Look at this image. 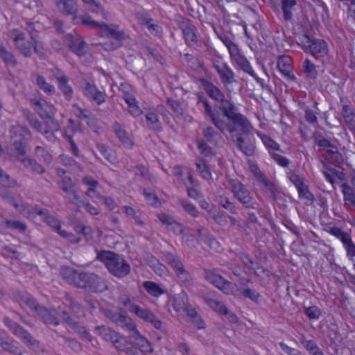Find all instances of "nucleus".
Segmentation results:
<instances>
[{
  "instance_id": "bb28decb",
  "label": "nucleus",
  "mask_w": 355,
  "mask_h": 355,
  "mask_svg": "<svg viewBox=\"0 0 355 355\" xmlns=\"http://www.w3.org/2000/svg\"><path fill=\"white\" fill-rule=\"evenodd\" d=\"M184 311H186L187 316L192 321L193 324L198 329H203L205 328V322L194 308L191 307V306H187L184 309Z\"/></svg>"
},
{
  "instance_id": "4c0bfd02",
  "label": "nucleus",
  "mask_w": 355,
  "mask_h": 355,
  "mask_svg": "<svg viewBox=\"0 0 355 355\" xmlns=\"http://www.w3.org/2000/svg\"><path fill=\"white\" fill-rule=\"evenodd\" d=\"M73 107H76L77 112L76 114L78 118L85 120L89 126H94L96 125V119L90 111L84 110L76 105H74Z\"/></svg>"
},
{
  "instance_id": "c03bdc74",
  "label": "nucleus",
  "mask_w": 355,
  "mask_h": 355,
  "mask_svg": "<svg viewBox=\"0 0 355 355\" xmlns=\"http://www.w3.org/2000/svg\"><path fill=\"white\" fill-rule=\"evenodd\" d=\"M24 303L30 309L33 314H37L43 307L30 294H24Z\"/></svg>"
},
{
  "instance_id": "680f3d73",
  "label": "nucleus",
  "mask_w": 355,
  "mask_h": 355,
  "mask_svg": "<svg viewBox=\"0 0 355 355\" xmlns=\"http://www.w3.org/2000/svg\"><path fill=\"white\" fill-rule=\"evenodd\" d=\"M123 209L126 215L129 217H132L137 224H144V222L141 219V214L139 210H135L134 208L130 206H125Z\"/></svg>"
},
{
  "instance_id": "f704fd0d",
  "label": "nucleus",
  "mask_w": 355,
  "mask_h": 355,
  "mask_svg": "<svg viewBox=\"0 0 355 355\" xmlns=\"http://www.w3.org/2000/svg\"><path fill=\"white\" fill-rule=\"evenodd\" d=\"M297 5L296 0H282V10L284 19L290 21L293 18V10Z\"/></svg>"
},
{
  "instance_id": "7ed1b4c3",
  "label": "nucleus",
  "mask_w": 355,
  "mask_h": 355,
  "mask_svg": "<svg viewBox=\"0 0 355 355\" xmlns=\"http://www.w3.org/2000/svg\"><path fill=\"white\" fill-rule=\"evenodd\" d=\"M199 83L209 98L220 103L219 110L228 120L239 113L236 112L234 103L226 99L223 92L217 86L205 78H200Z\"/></svg>"
},
{
  "instance_id": "5701e85b",
  "label": "nucleus",
  "mask_w": 355,
  "mask_h": 355,
  "mask_svg": "<svg viewBox=\"0 0 355 355\" xmlns=\"http://www.w3.org/2000/svg\"><path fill=\"white\" fill-rule=\"evenodd\" d=\"M206 114L210 118L211 122L215 125V127L222 133L225 132V127L227 123L225 122L223 119H221L218 116L216 115L208 102L204 101L202 104Z\"/></svg>"
},
{
  "instance_id": "f3484780",
  "label": "nucleus",
  "mask_w": 355,
  "mask_h": 355,
  "mask_svg": "<svg viewBox=\"0 0 355 355\" xmlns=\"http://www.w3.org/2000/svg\"><path fill=\"white\" fill-rule=\"evenodd\" d=\"M68 46L71 51L80 58L85 56L88 51L86 42L79 36H71Z\"/></svg>"
},
{
  "instance_id": "dca6fc26",
  "label": "nucleus",
  "mask_w": 355,
  "mask_h": 355,
  "mask_svg": "<svg viewBox=\"0 0 355 355\" xmlns=\"http://www.w3.org/2000/svg\"><path fill=\"white\" fill-rule=\"evenodd\" d=\"M277 67L281 73L290 81H295L296 76L291 73V59L288 56H279Z\"/></svg>"
},
{
  "instance_id": "412c9836",
  "label": "nucleus",
  "mask_w": 355,
  "mask_h": 355,
  "mask_svg": "<svg viewBox=\"0 0 355 355\" xmlns=\"http://www.w3.org/2000/svg\"><path fill=\"white\" fill-rule=\"evenodd\" d=\"M58 10L64 15L76 14L78 6L76 0H55Z\"/></svg>"
},
{
  "instance_id": "6ab92c4d",
  "label": "nucleus",
  "mask_w": 355,
  "mask_h": 355,
  "mask_svg": "<svg viewBox=\"0 0 355 355\" xmlns=\"http://www.w3.org/2000/svg\"><path fill=\"white\" fill-rule=\"evenodd\" d=\"M37 315L48 326L58 327L60 324L59 318L55 315V309H47L42 307Z\"/></svg>"
},
{
  "instance_id": "e433bc0d",
  "label": "nucleus",
  "mask_w": 355,
  "mask_h": 355,
  "mask_svg": "<svg viewBox=\"0 0 355 355\" xmlns=\"http://www.w3.org/2000/svg\"><path fill=\"white\" fill-rule=\"evenodd\" d=\"M233 60L240 69L243 70L244 72L248 73L251 76H255L254 71L250 66L249 61L244 55L241 54Z\"/></svg>"
},
{
  "instance_id": "cd10ccee",
  "label": "nucleus",
  "mask_w": 355,
  "mask_h": 355,
  "mask_svg": "<svg viewBox=\"0 0 355 355\" xmlns=\"http://www.w3.org/2000/svg\"><path fill=\"white\" fill-rule=\"evenodd\" d=\"M95 329L103 340L107 342H110L112 344H113L114 340L119 334L111 328L104 325L96 327Z\"/></svg>"
},
{
  "instance_id": "69168bd1",
  "label": "nucleus",
  "mask_w": 355,
  "mask_h": 355,
  "mask_svg": "<svg viewBox=\"0 0 355 355\" xmlns=\"http://www.w3.org/2000/svg\"><path fill=\"white\" fill-rule=\"evenodd\" d=\"M0 225L5 229L22 230V223L17 220H3Z\"/></svg>"
},
{
  "instance_id": "09e8293b",
  "label": "nucleus",
  "mask_w": 355,
  "mask_h": 355,
  "mask_svg": "<svg viewBox=\"0 0 355 355\" xmlns=\"http://www.w3.org/2000/svg\"><path fill=\"white\" fill-rule=\"evenodd\" d=\"M35 155L40 161L44 164H49L52 161V157L50 153L44 147L37 146L35 148Z\"/></svg>"
},
{
  "instance_id": "4be33fe9",
  "label": "nucleus",
  "mask_w": 355,
  "mask_h": 355,
  "mask_svg": "<svg viewBox=\"0 0 355 355\" xmlns=\"http://www.w3.org/2000/svg\"><path fill=\"white\" fill-rule=\"evenodd\" d=\"M95 148L96 152L94 150H92V152L98 159H101L98 155V153L103 158L111 163L115 161L114 153L108 146L100 142H96L95 144Z\"/></svg>"
},
{
  "instance_id": "6e6d98bb",
  "label": "nucleus",
  "mask_w": 355,
  "mask_h": 355,
  "mask_svg": "<svg viewBox=\"0 0 355 355\" xmlns=\"http://www.w3.org/2000/svg\"><path fill=\"white\" fill-rule=\"evenodd\" d=\"M304 312L310 320H318L322 315V311L317 306H304Z\"/></svg>"
},
{
  "instance_id": "4468645a",
  "label": "nucleus",
  "mask_w": 355,
  "mask_h": 355,
  "mask_svg": "<svg viewBox=\"0 0 355 355\" xmlns=\"http://www.w3.org/2000/svg\"><path fill=\"white\" fill-rule=\"evenodd\" d=\"M113 347L118 351H121L127 355H139V351L137 347L132 345V342L128 340L121 334H119L114 340Z\"/></svg>"
},
{
  "instance_id": "de8ad7c7",
  "label": "nucleus",
  "mask_w": 355,
  "mask_h": 355,
  "mask_svg": "<svg viewBox=\"0 0 355 355\" xmlns=\"http://www.w3.org/2000/svg\"><path fill=\"white\" fill-rule=\"evenodd\" d=\"M37 85L38 87L47 95H53L55 93V88L53 85L47 83L42 76H37Z\"/></svg>"
},
{
  "instance_id": "2f4dec72",
  "label": "nucleus",
  "mask_w": 355,
  "mask_h": 355,
  "mask_svg": "<svg viewBox=\"0 0 355 355\" xmlns=\"http://www.w3.org/2000/svg\"><path fill=\"white\" fill-rule=\"evenodd\" d=\"M182 30L186 44L189 46H193L197 42L194 26L187 24L182 27Z\"/></svg>"
},
{
  "instance_id": "e2e57ef3",
  "label": "nucleus",
  "mask_w": 355,
  "mask_h": 355,
  "mask_svg": "<svg viewBox=\"0 0 355 355\" xmlns=\"http://www.w3.org/2000/svg\"><path fill=\"white\" fill-rule=\"evenodd\" d=\"M4 322L6 325L10 329V331H12V332L15 335L17 336L19 338L22 336V327H21L15 322L9 318H5Z\"/></svg>"
},
{
  "instance_id": "1a4fd4ad",
  "label": "nucleus",
  "mask_w": 355,
  "mask_h": 355,
  "mask_svg": "<svg viewBox=\"0 0 355 355\" xmlns=\"http://www.w3.org/2000/svg\"><path fill=\"white\" fill-rule=\"evenodd\" d=\"M106 317L116 325L120 327L123 331L128 334V338H130L137 331L136 323L126 313H119L113 311H108Z\"/></svg>"
},
{
  "instance_id": "0e129e2a",
  "label": "nucleus",
  "mask_w": 355,
  "mask_h": 355,
  "mask_svg": "<svg viewBox=\"0 0 355 355\" xmlns=\"http://www.w3.org/2000/svg\"><path fill=\"white\" fill-rule=\"evenodd\" d=\"M259 183H261L265 186L266 189L270 192L271 197L273 199L276 198L277 195L279 192L278 187L276 184H275L272 182H270L266 178L263 179V180H261Z\"/></svg>"
},
{
  "instance_id": "f8f14e48",
  "label": "nucleus",
  "mask_w": 355,
  "mask_h": 355,
  "mask_svg": "<svg viewBox=\"0 0 355 355\" xmlns=\"http://www.w3.org/2000/svg\"><path fill=\"white\" fill-rule=\"evenodd\" d=\"M26 31L28 36L32 40V42H28V46H24V56H30L32 53V49L34 51L39 55L42 54V47L39 41V32L36 30L35 24L27 21Z\"/></svg>"
},
{
  "instance_id": "20e7f679",
  "label": "nucleus",
  "mask_w": 355,
  "mask_h": 355,
  "mask_svg": "<svg viewBox=\"0 0 355 355\" xmlns=\"http://www.w3.org/2000/svg\"><path fill=\"white\" fill-rule=\"evenodd\" d=\"M302 48L305 53L311 54L323 64L329 60L328 45L323 40L312 38L304 34L302 40Z\"/></svg>"
},
{
  "instance_id": "8fccbe9b",
  "label": "nucleus",
  "mask_w": 355,
  "mask_h": 355,
  "mask_svg": "<svg viewBox=\"0 0 355 355\" xmlns=\"http://www.w3.org/2000/svg\"><path fill=\"white\" fill-rule=\"evenodd\" d=\"M164 258L166 262L175 271L184 266L179 257L171 252H166L164 253Z\"/></svg>"
},
{
  "instance_id": "39448f33",
  "label": "nucleus",
  "mask_w": 355,
  "mask_h": 355,
  "mask_svg": "<svg viewBox=\"0 0 355 355\" xmlns=\"http://www.w3.org/2000/svg\"><path fill=\"white\" fill-rule=\"evenodd\" d=\"M78 288L83 289L89 293H103L109 289L108 282L102 277L94 272H80Z\"/></svg>"
},
{
  "instance_id": "c85d7f7f",
  "label": "nucleus",
  "mask_w": 355,
  "mask_h": 355,
  "mask_svg": "<svg viewBox=\"0 0 355 355\" xmlns=\"http://www.w3.org/2000/svg\"><path fill=\"white\" fill-rule=\"evenodd\" d=\"M101 36L112 37L118 41L123 40L125 38V34L123 31L114 29L105 23H103L102 25Z\"/></svg>"
},
{
  "instance_id": "2eb2a0df",
  "label": "nucleus",
  "mask_w": 355,
  "mask_h": 355,
  "mask_svg": "<svg viewBox=\"0 0 355 355\" xmlns=\"http://www.w3.org/2000/svg\"><path fill=\"white\" fill-rule=\"evenodd\" d=\"M129 340L137 346L140 352L144 355L152 354L154 352L151 343L146 337L140 334L139 330L131 336L130 338H129Z\"/></svg>"
},
{
  "instance_id": "7c9ffc66",
  "label": "nucleus",
  "mask_w": 355,
  "mask_h": 355,
  "mask_svg": "<svg viewBox=\"0 0 355 355\" xmlns=\"http://www.w3.org/2000/svg\"><path fill=\"white\" fill-rule=\"evenodd\" d=\"M25 117L29 124L37 131L42 134H48L49 130L42 123V122L35 116V115L30 112L25 113Z\"/></svg>"
},
{
  "instance_id": "a18cd8bd",
  "label": "nucleus",
  "mask_w": 355,
  "mask_h": 355,
  "mask_svg": "<svg viewBox=\"0 0 355 355\" xmlns=\"http://www.w3.org/2000/svg\"><path fill=\"white\" fill-rule=\"evenodd\" d=\"M146 119L149 128L156 131H162V123L159 120L158 116L154 112H150L146 114Z\"/></svg>"
},
{
  "instance_id": "bf43d9fd",
  "label": "nucleus",
  "mask_w": 355,
  "mask_h": 355,
  "mask_svg": "<svg viewBox=\"0 0 355 355\" xmlns=\"http://www.w3.org/2000/svg\"><path fill=\"white\" fill-rule=\"evenodd\" d=\"M72 314L75 315L76 318H81L85 316V312L81 305L75 301H71L69 305Z\"/></svg>"
},
{
  "instance_id": "37998d69",
  "label": "nucleus",
  "mask_w": 355,
  "mask_h": 355,
  "mask_svg": "<svg viewBox=\"0 0 355 355\" xmlns=\"http://www.w3.org/2000/svg\"><path fill=\"white\" fill-rule=\"evenodd\" d=\"M219 205L230 214L237 215L239 214V207L235 202L231 201L227 197L220 196L218 201Z\"/></svg>"
},
{
  "instance_id": "49530a36",
  "label": "nucleus",
  "mask_w": 355,
  "mask_h": 355,
  "mask_svg": "<svg viewBox=\"0 0 355 355\" xmlns=\"http://www.w3.org/2000/svg\"><path fill=\"white\" fill-rule=\"evenodd\" d=\"M205 302L215 311L222 315L228 314L227 308L221 302L211 297L205 298Z\"/></svg>"
},
{
  "instance_id": "6e6552de",
  "label": "nucleus",
  "mask_w": 355,
  "mask_h": 355,
  "mask_svg": "<svg viewBox=\"0 0 355 355\" xmlns=\"http://www.w3.org/2000/svg\"><path fill=\"white\" fill-rule=\"evenodd\" d=\"M36 216H40L43 222L55 230L60 227V220L50 214L47 209H41L36 206L24 205V216L33 220Z\"/></svg>"
},
{
  "instance_id": "b1692460",
  "label": "nucleus",
  "mask_w": 355,
  "mask_h": 355,
  "mask_svg": "<svg viewBox=\"0 0 355 355\" xmlns=\"http://www.w3.org/2000/svg\"><path fill=\"white\" fill-rule=\"evenodd\" d=\"M241 260L248 268L254 270V274L259 277L263 275L266 271L259 262L254 261L248 254H243L241 257Z\"/></svg>"
},
{
  "instance_id": "ea45409f",
  "label": "nucleus",
  "mask_w": 355,
  "mask_h": 355,
  "mask_svg": "<svg viewBox=\"0 0 355 355\" xmlns=\"http://www.w3.org/2000/svg\"><path fill=\"white\" fill-rule=\"evenodd\" d=\"M327 157L335 166H339L344 162L343 157L336 146L327 150Z\"/></svg>"
},
{
  "instance_id": "f03ea898",
  "label": "nucleus",
  "mask_w": 355,
  "mask_h": 355,
  "mask_svg": "<svg viewBox=\"0 0 355 355\" xmlns=\"http://www.w3.org/2000/svg\"><path fill=\"white\" fill-rule=\"evenodd\" d=\"M97 259L105 264L110 274L117 278H123L130 272V266L128 261L113 252L101 251L98 253Z\"/></svg>"
},
{
  "instance_id": "aec40b11",
  "label": "nucleus",
  "mask_w": 355,
  "mask_h": 355,
  "mask_svg": "<svg viewBox=\"0 0 355 355\" xmlns=\"http://www.w3.org/2000/svg\"><path fill=\"white\" fill-rule=\"evenodd\" d=\"M60 275L62 278L69 284L78 287L80 272L73 268L69 266H62L60 268Z\"/></svg>"
},
{
  "instance_id": "603ef678",
  "label": "nucleus",
  "mask_w": 355,
  "mask_h": 355,
  "mask_svg": "<svg viewBox=\"0 0 355 355\" xmlns=\"http://www.w3.org/2000/svg\"><path fill=\"white\" fill-rule=\"evenodd\" d=\"M73 203L76 204L78 207H84L91 215H98L99 214L98 209L92 205L86 199L79 198Z\"/></svg>"
},
{
  "instance_id": "3c124183",
  "label": "nucleus",
  "mask_w": 355,
  "mask_h": 355,
  "mask_svg": "<svg viewBox=\"0 0 355 355\" xmlns=\"http://www.w3.org/2000/svg\"><path fill=\"white\" fill-rule=\"evenodd\" d=\"M0 58L7 65H15L16 64L13 55L9 52L3 44L0 42Z\"/></svg>"
},
{
  "instance_id": "c9c22d12",
  "label": "nucleus",
  "mask_w": 355,
  "mask_h": 355,
  "mask_svg": "<svg viewBox=\"0 0 355 355\" xmlns=\"http://www.w3.org/2000/svg\"><path fill=\"white\" fill-rule=\"evenodd\" d=\"M24 343H25L30 349L38 353L42 351V347L40 343L35 339L28 332L24 330Z\"/></svg>"
},
{
  "instance_id": "a878e982",
  "label": "nucleus",
  "mask_w": 355,
  "mask_h": 355,
  "mask_svg": "<svg viewBox=\"0 0 355 355\" xmlns=\"http://www.w3.org/2000/svg\"><path fill=\"white\" fill-rule=\"evenodd\" d=\"M147 264L154 270L158 275H162L165 273L166 268L161 263L158 259L152 254H147L146 258Z\"/></svg>"
},
{
  "instance_id": "473e14b6",
  "label": "nucleus",
  "mask_w": 355,
  "mask_h": 355,
  "mask_svg": "<svg viewBox=\"0 0 355 355\" xmlns=\"http://www.w3.org/2000/svg\"><path fill=\"white\" fill-rule=\"evenodd\" d=\"M123 98L128 105V112L132 115L139 116L141 114L142 111L137 105V101L133 96L125 93Z\"/></svg>"
},
{
  "instance_id": "c756f323",
  "label": "nucleus",
  "mask_w": 355,
  "mask_h": 355,
  "mask_svg": "<svg viewBox=\"0 0 355 355\" xmlns=\"http://www.w3.org/2000/svg\"><path fill=\"white\" fill-rule=\"evenodd\" d=\"M113 130L123 145L126 146H132V142L129 138L128 133L118 122H115L113 124Z\"/></svg>"
},
{
  "instance_id": "ddd939ff",
  "label": "nucleus",
  "mask_w": 355,
  "mask_h": 355,
  "mask_svg": "<svg viewBox=\"0 0 355 355\" xmlns=\"http://www.w3.org/2000/svg\"><path fill=\"white\" fill-rule=\"evenodd\" d=\"M83 94L89 99L95 101L101 105L105 101V93L100 91L97 87L92 83L86 81L83 86Z\"/></svg>"
},
{
  "instance_id": "4d7b16f0",
  "label": "nucleus",
  "mask_w": 355,
  "mask_h": 355,
  "mask_svg": "<svg viewBox=\"0 0 355 355\" xmlns=\"http://www.w3.org/2000/svg\"><path fill=\"white\" fill-rule=\"evenodd\" d=\"M0 347L3 350L8 352L15 355L21 354L20 349H19L17 347L15 346L12 343H9L2 337L0 339Z\"/></svg>"
},
{
  "instance_id": "0eeeda50",
  "label": "nucleus",
  "mask_w": 355,
  "mask_h": 355,
  "mask_svg": "<svg viewBox=\"0 0 355 355\" xmlns=\"http://www.w3.org/2000/svg\"><path fill=\"white\" fill-rule=\"evenodd\" d=\"M128 304H130L128 307L130 312L135 313L144 322L150 323L156 329L164 330L163 322L148 309L141 307L135 303H130V300L127 299L124 305L128 306Z\"/></svg>"
},
{
  "instance_id": "338daca9",
  "label": "nucleus",
  "mask_w": 355,
  "mask_h": 355,
  "mask_svg": "<svg viewBox=\"0 0 355 355\" xmlns=\"http://www.w3.org/2000/svg\"><path fill=\"white\" fill-rule=\"evenodd\" d=\"M166 102L178 116H183L184 109L179 101L168 98Z\"/></svg>"
},
{
  "instance_id": "f257e3e1",
  "label": "nucleus",
  "mask_w": 355,
  "mask_h": 355,
  "mask_svg": "<svg viewBox=\"0 0 355 355\" xmlns=\"http://www.w3.org/2000/svg\"><path fill=\"white\" fill-rule=\"evenodd\" d=\"M229 121L230 122L226 124L225 130L232 134L233 143L245 156L253 155L257 148L250 121L241 113L234 115Z\"/></svg>"
},
{
  "instance_id": "052dcab7",
  "label": "nucleus",
  "mask_w": 355,
  "mask_h": 355,
  "mask_svg": "<svg viewBox=\"0 0 355 355\" xmlns=\"http://www.w3.org/2000/svg\"><path fill=\"white\" fill-rule=\"evenodd\" d=\"M205 277L211 284H214L216 287L222 282L223 277L218 274L214 273L211 270H205Z\"/></svg>"
},
{
  "instance_id": "9d476101",
  "label": "nucleus",
  "mask_w": 355,
  "mask_h": 355,
  "mask_svg": "<svg viewBox=\"0 0 355 355\" xmlns=\"http://www.w3.org/2000/svg\"><path fill=\"white\" fill-rule=\"evenodd\" d=\"M62 322L67 324L71 329L78 334L81 338H85L89 341L92 340V336L87 331L85 327L77 320L75 315L71 314L67 311H62L60 313Z\"/></svg>"
},
{
  "instance_id": "423d86ee",
  "label": "nucleus",
  "mask_w": 355,
  "mask_h": 355,
  "mask_svg": "<svg viewBox=\"0 0 355 355\" xmlns=\"http://www.w3.org/2000/svg\"><path fill=\"white\" fill-rule=\"evenodd\" d=\"M231 192L234 198L247 209H256L258 203L254 200L252 193L247 187L238 180H232L231 182Z\"/></svg>"
},
{
  "instance_id": "5fc2aeb1",
  "label": "nucleus",
  "mask_w": 355,
  "mask_h": 355,
  "mask_svg": "<svg viewBox=\"0 0 355 355\" xmlns=\"http://www.w3.org/2000/svg\"><path fill=\"white\" fill-rule=\"evenodd\" d=\"M9 37L12 40L16 47L21 51L22 49V33L16 28H13L9 32Z\"/></svg>"
},
{
  "instance_id": "a211bd4d",
  "label": "nucleus",
  "mask_w": 355,
  "mask_h": 355,
  "mask_svg": "<svg viewBox=\"0 0 355 355\" xmlns=\"http://www.w3.org/2000/svg\"><path fill=\"white\" fill-rule=\"evenodd\" d=\"M59 89L62 92L67 101H69L73 98V90L71 86L69 84V78L64 73L55 76Z\"/></svg>"
},
{
  "instance_id": "58836bf2",
  "label": "nucleus",
  "mask_w": 355,
  "mask_h": 355,
  "mask_svg": "<svg viewBox=\"0 0 355 355\" xmlns=\"http://www.w3.org/2000/svg\"><path fill=\"white\" fill-rule=\"evenodd\" d=\"M143 287L149 295L153 297H159L165 293V291L162 288H160L157 284L153 282H144L143 283Z\"/></svg>"
},
{
  "instance_id": "393cba45",
  "label": "nucleus",
  "mask_w": 355,
  "mask_h": 355,
  "mask_svg": "<svg viewBox=\"0 0 355 355\" xmlns=\"http://www.w3.org/2000/svg\"><path fill=\"white\" fill-rule=\"evenodd\" d=\"M58 186L63 191L71 196L70 200L72 202L79 200L80 196L77 191L73 189V183L70 178H63L62 180L58 182Z\"/></svg>"
},
{
  "instance_id": "13d9d810",
  "label": "nucleus",
  "mask_w": 355,
  "mask_h": 355,
  "mask_svg": "<svg viewBox=\"0 0 355 355\" xmlns=\"http://www.w3.org/2000/svg\"><path fill=\"white\" fill-rule=\"evenodd\" d=\"M217 288L227 295H232L235 291L236 285L223 278Z\"/></svg>"
},
{
  "instance_id": "864d4df0",
  "label": "nucleus",
  "mask_w": 355,
  "mask_h": 355,
  "mask_svg": "<svg viewBox=\"0 0 355 355\" xmlns=\"http://www.w3.org/2000/svg\"><path fill=\"white\" fill-rule=\"evenodd\" d=\"M179 203L182 207L184 210L191 216L193 217H197L198 216L199 212L197 207L187 200L180 199Z\"/></svg>"
},
{
  "instance_id": "79ce46f5",
  "label": "nucleus",
  "mask_w": 355,
  "mask_h": 355,
  "mask_svg": "<svg viewBox=\"0 0 355 355\" xmlns=\"http://www.w3.org/2000/svg\"><path fill=\"white\" fill-rule=\"evenodd\" d=\"M303 73L311 79H315L318 76L316 66L309 59H306L302 64Z\"/></svg>"
},
{
  "instance_id": "a19ab883",
  "label": "nucleus",
  "mask_w": 355,
  "mask_h": 355,
  "mask_svg": "<svg viewBox=\"0 0 355 355\" xmlns=\"http://www.w3.org/2000/svg\"><path fill=\"white\" fill-rule=\"evenodd\" d=\"M24 166L35 173L42 174L45 172L44 168L31 157H24Z\"/></svg>"
},
{
  "instance_id": "9b49d317",
  "label": "nucleus",
  "mask_w": 355,
  "mask_h": 355,
  "mask_svg": "<svg viewBox=\"0 0 355 355\" xmlns=\"http://www.w3.org/2000/svg\"><path fill=\"white\" fill-rule=\"evenodd\" d=\"M12 147L10 157L12 159L21 160L22 156V126L12 125L10 129Z\"/></svg>"
},
{
  "instance_id": "72a5a7b5",
  "label": "nucleus",
  "mask_w": 355,
  "mask_h": 355,
  "mask_svg": "<svg viewBox=\"0 0 355 355\" xmlns=\"http://www.w3.org/2000/svg\"><path fill=\"white\" fill-rule=\"evenodd\" d=\"M220 80L225 87L235 81V74L227 63H224L223 72L219 75Z\"/></svg>"
},
{
  "instance_id": "774afa93",
  "label": "nucleus",
  "mask_w": 355,
  "mask_h": 355,
  "mask_svg": "<svg viewBox=\"0 0 355 355\" xmlns=\"http://www.w3.org/2000/svg\"><path fill=\"white\" fill-rule=\"evenodd\" d=\"M343 244L346 250L347 257L349 258L355 257V244L352 241L351 236L345 239Z\"/></svg>"
}]
</instances>
